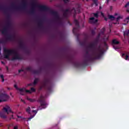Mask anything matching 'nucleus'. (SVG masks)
Masks as SVG:
<instances>
[{"mask_svg": "<svg viewBox=\"0 0 129 129\" xmlns=\"http://www.w3.org/2000/svg\"><path fill=\"white\" fill-rule=\"evenodd\" d=\"M104 40H105V41H107V40H108V36H105V37H104Z\"/></svg>", "mask_w": 129, "mask_h": 129, "instance_id": "obj_23", "label": "nucleus"}, {"mask_svg": "<svg viewBox=\"0 0 129 129\" xmlns=\"http://www.w3.org/2000/svg\"><path fill=\"white\" fill-rule=\"evenodd\" d=\"M18 116V118H22V117H20L19 116Z\"/></svg>", "mask_w": 129, "mask_h": 129, "instance_id": "obj_36", "label": "nucleus"}, {"mask_svg": "<svg viewBox=\"0 0 129 129\" xmlns=\"http://www.w3.org/2000/svg\"><path fill=\"white\" fill-rule=\"evenodd\" d=\"M1 32H2V34H6L7 32V28L6 27H4L3 29L1 30Z\"/></svg>", "mask_w": 129, "mask_h": 129, "instance_id": "obj_12", "label": "nucleus"}, {"mask_svg": "<svg viewBox=\"0 0 129 129\" xmlns=\"http://www.w3.org/2000/svg\"><path fill=\"white\" fill-rule=\"evenodd\" d=\"M124 38H128L129 36V30H126L123 33Z\"/></svg>", "mask_w": 129, "mask_h": 129, "instance_id": "obj_11", "label": "nucleus"}, {"mask_svg": "<svg viewBox=\"0 0 129 129\" xmlns=\"http://www.w3.org/2000/svg\"><path fill=\"white\" fill-rule=\"evenodd\" d=\"M120 19H122V16H119L118 17H117L116 19V21L118 22V21H119V20H120Z\"/></svg>", "mask_w": 129, "mask_h": 129, "instance_id": "obj_22", "label": "nucleus"}, {"mask_svg": "<svg viewBox=\"0 0 129 129\" xmlns=\"http://www.w3.org/2000/svg\"><path fill=\"white\" fill-rule=\"evenodd\" d=\"M27 99L30 102H35L36 101V99H31V98H27Z\"/></svg>", "mask_w": 129, "mask_h": 129, "instance_id": "obj_13", "label": "nucleus"}, {"mask_svg": "<svg viewBox=\"0 0 129 129\" xmlns=\"http://www.w3.org/2000/svg\"><path fill=\"white\" fill-rule=\"evenodd\" d=\"M21 71H23V70H19V73H20V72H21Z\"/></svg>", "mask_w": 129, "mask_h": 129, "instance_id": "obj_32", "label": "nucleus"}, {"mask_svg": "<svg viewBox=\"0 0 129 129\" xmlns=\"http://www.w3.org/2000/svg\"><path fill=\"white\" fill-rule=\"evenodd\" d=\"M105 20L106 21H107V20H106V19H105Z\"/></svg>", "mask_w": 129, "mask_h": 129, "instance_id": "obj_43", "label": "nucleus"}, {"mask_svg": "<svg viewBox=\"0 0 129 129\" xmlns=\"http://www.w3.org/2000/svg\"><path fill=\"white\" fill-rule=\"evenodd\" d=\"M119 44V42H118V41H117L116 39H113V41H112V45H113V47L114 48V49H118V47H116L115 48L114 47V45H117Z\"/></svg>", "mask_w": 129, "mask_h": 129, "instance_id": "obj_8", "label": "nucleus"}, {"mask_svg": "<svg viewBox=\"0 0 129 129\" xmlns=\"http://www.w3.org/2000/svg\"><path fill=\"white\" fill-rule=\"evenodd\" d=\"M99 14L103 17V13H102V12H97L96 13H93V15L94 17L90 18L89 23H90V24H96V23H97L98 21L97 18H98V16H99Z\"/></svg>", "mask_w": 129, "mask_h": 129, "instance_id": "obj_5", "label": "nucleus"}, {"mask_svg": "<svg viewBox=\"0 0 129 129\" xmlns=\"http://www.w3.org/2000/svg\"><path fill=\"white\" fill-rule=\"evenodd\" d=\"M100 9H101V7H100Z\"/></svg>", "mask_w": 129, "mask_h": 129, "instance_id": "obj_44", "label": "nucleus"}, {"mask_svg": "<svg viewBox=\"0 0 129 129\" xmlns=\"http://www.w3.org/2000/svg\"><path fill=\"white\" fill-rule=\"evenodd\" d=\"M21 101H22V102H24V103H26V102H25V101L23 99H21Z\"/></svg>", "mask_w": 129, "mask_h": 129, "instance_id": "obj_30", "label": "nucleus"}, {"mask_svg": "<svg viewBox=\"0 0 129 129\" xmlns=\"http://www.w3.org/2000/svg\"><path fill=\"white\" fill-rule=\"evenodd\" d=\"M34 117V116H32L31 117L29 118L30 119H31V118H33Z\"/></svg>", "mask_w": 129, "mask_h": 129, "instance_id": "obj_34", "label": "nucleus"}, {"mask_svg": "<svg viewBox=\"0 0 129 129\" xmlns=\"http://www.w3.org/2000/svg\"><path fill=\"white\" fill-rule=\"evenodd\" d=\"M53 15H54L55 19L57 22H61L62 21V19L59 16V14L56 12L53 11L52 12Z\"/></svg>", "mask_w": 129, "mask_h": 129, "instance_id": "obj_7", "label": "nucleus"}, {"mask_svg": "<svg viewBox=\"0 0 129 129\" xmlns=\"http://www.w3.org/2000/svg\"><path fill=\"white\" fill-rule=\"evenodd\" d=\"M38 82H39V79H35L33 84H30L28 85L29 86H30L31 85H32V86H35V85H36V84H37Z\"/></svg>", "mask_w": 129, "mask_h": 129, "instance_id": "obj_10", "label": "nucleus"}, {"mask_svg": "<svg viewBox=\"0 0 129 129\" xmlns=\"http://www.w3.org/2000/svg\"><path fill=\"white\" fill-rule=\"evenodd\" d=\"M68 13H69V10H67L64 13V16H67V14H68Z\"/></svg>", "mask_w": 129, "mask_h": 129, "instance_id": "obj_21", "label": "nucleus"}, {"mask_svg": "<svg viewBox=\"0 0 129 129\" xmlns=\"http://www.w3.org/2000/svg\"><path fill=\"white\" fill-rule=\"evenodd\" d=\"M4 58L8 60H16L17 59H21L20 54L18 51L15 49H4Z\"/></svg>", "mask_w": 129, "mask_h": 129, "instance_id": "obj_1", "label": "nucleus"}, {"mask_svg": "<svg viewBox=\"0 0 129 129\" xmlns=\"http://www.w3.org/2000/svg\"><path fill=\"white\" fill-rule=\"evenodd\" d=\"M26 70H27V71H30V70H31V67H27V68H26Z\"/></svg>", "mask_w": 129, "mask_h": 129, "instance_id": "obj_25", "label": "nucleus"}, {"mask_svg": "<svg viewBox=\"0 0 129 129\" xmlns=\"http://www.w3.org/2000/svg\"><path fill=\"white\" fill-rule=\"evenodd\" d=\"M101 33H100V34H99V36H101Z\"/></svg>", "mask_w": 129, "mask_h": 129, "instance_id": "obj_38", "label": "nucleus"}, {"mask_svg": "<svg viewBox=\"0 0 129 129\" xmlns=\"http://www.w3.org/2000/svg\"><path fill=\"white\" fill-rule=\"evenodd\" d=\"M44 99V96L42 95L40 96L39 99L38 100V102H40V106L38 108L37 110L42 109V108H46V106L47 105V103L45 101H43Z\"/></svg>", "mask_w": 129, "mask_h": 129, "instance_id": "obj_6", "label": "nucleus"}, {"mask_svg": "<svg viewBox=\"0 0 129 129\" xmlns=\"http://www.w3.org/2000/svg\"><path fill=\"white\" fill-rule=\"evenodd\" d=\"M32 112H35V113L36 114V113H37V111L36 110H33Z\"/></svg>", "mask_w": 129, "mask_h": 129, "instance_id": "obj_29", "label": "nucleus"}, {"mask_svg": "<svg viewBox=\"0 0 129 129\" xmlns=\"http://www.w3.org/2000/svg\"><path fill=\"white\" fill-rule=\"evenodd\" d=\"M1 63H2V64H5V62L4 61H1Z\"/></svg>", "mask_w": 129, "mask_h": 129, "instance_id": "obj_35", "label": "nucleus"}, {"mask_svg": "<svg viewBox=\"0 0 129 129\" xmlns=\"http://www.w3.org/2000/svg\"><path fill=\"white\" fill-rule=\"evenodd\" d=\"M63 2H64V3H68V2H69V0H63Z\"/></svg>", "mask_w": 129, "mask_h": 129, "instance_id": "obj_28", "label": "nucleus"}, {"mask_svg": "<svg viewBox=\"0 0 129 129\" xmlns=\"http://www.w3.org/2000/svg\"><path fill=\"white\" fill-rule=\"evenodd\" d=\"M7 89H8V90H11V88L8 87Z\"/></svg>", "mask_w": 129, "mask_h": 129, "instance_id": "obj_31", "label": "nucleus"}, {"mask_svg": "<svg viewBox=\"0 0 129 129\" xmlns=\"http://www.w3.org/2000/svg\"><path fill=\"white\" fill-rule=\"evenodd\" d=\"M71 13L73 14H79L80 13V8H78L77 10H75V9H73Z\"/></svg>", "mask_w": 129, "mask_h": 129, "instance_id": "obj_9", "label": "nucleus"}, {"mask_svg": "<svg viewBox=\"0 0 129 129\" xmlns=\"http://www.w3.org/2000/svg\"><path fill=\"white\" fill-rule=\"evenodd\" d=\"M0 77H1V79H2V82H4V81H5V79H4V75H0Z\"/></svg>", "mask_w": 129, "mask_h": 129, "instance_id": "obj_19", "label": "nucleus"}, {"mask_svg": "<svg viewBox=\"0 0 129 129\" xmlns=\"http://www.w3.org/2000/svg\"><path fill=\"white\" fill-rule=\"evenodd\" d=\"M129 6V2H128L125 5V8H127Z\"/></svg>", "mask_w": 129, "mask_h": 129, "instance_id": "obj_26", "label": "nucleus"}, {"mask_svg": "<svg viewBox=\"0 0 129 129\" xmlns=\"http://www.w3.org/2000/svg\"><path fill=\"white\" fill-rule=\"evenodd\" d=\"M102 31H103V32H104V31H105V29L104 28H103Z\"/></svg>", "mask_w": 129, "mask_h": 129, "instance_id": "obj_33", "label": "nucleus"}, {"mask_svg": "<svg viewBox=\"0 0 129 129\" xmlns=\"http://www.w3.org/2000/svg\"><path fill=\"white\" fill-rule=\"evenodd\" d=\"M93 2H94V4L95 5L96 7L98 6V4H97V0H93Z\"/></svg>", "mask_w": 129, "mask_h": 129, "instance_id": "obj_20", "label": "nucleus"}, {"mask_svg": "<svg viewBox=\"0 0 129 129\" xmlns=\"http://www.w3.org/2000/svg\"><path fill=\"white\" fill-rule=\"evenodd\" d=\"M26 112H28V113H30V111H31V108L30 107H28L26 109Z\"/></svg>", "mask_w": 129, "mask_h": 129, "instance_id": "obj_16", "label": "nucleus"}, {"mask_svg": "<svg viewBox=\"0 0 129 129\" xmlns=\"http://www.w3.org/2000/svg\"><path fill=\"white\" fill-rule=\"evenodd\" d=\"M14 112L12 111L10 106L6 105L3 107V109L1 111H0V117L1 118H7L8 114H10L11 116H13V114Z\"/></svg>", "mask_w": 129, "mask_h": 129, "instance_id": "obj_3", "label": "nucleus"}, {"mask_svg": "<svg viewBox=\"0 0 129 129\" xmlns=\"http://www.w3.org/2000/svg\"><path fill=\"white\" fill-rule=\"evenodd\" d=\"M89 49L92 52L91 56L92 59H97V58H98L102 54V49L101 47H96V45L94 43H90L89 45Z\"/></svg>", "mask_w": 129, "mask_h": 129, "instance_id": "obj_2", "label": "nucleus"}, {"mask_svg": "<svg viewBox=\"0 0 129 129\" xmlns=\"http://www.w3.org/2000/svg\"><path fill=\"white\" fill-rule=\"evenodd\" d=\"M83 2H87L88 0H83Z\"/></svg>", "mask_w": 129, "mask_h": 129, "instance_id": "obj_37", "label": "nucleus"}, {"mask_svg": "<svg viewBox=\"0 0 129 129\" xmlns=\"http://www.w3.org/2000/svg\"><path fill=\"white\" fill-rule=\"evenodd\" d=\"M13 129H19V126H18V125H15Z\"/></svg>", "mask_w": 129, "mask_h": 129, "instance_id": "obj_24", "label": "nucleus"}, {"mask_svg": "<svg viewBox=\"0 0 129 129\" xmlns=\"http://www.w3.org/2000/svg\"><path fill=\"white\" fill-rule=\"evenodd\" d=\"M40 9L42 10V11H46L47 10V7L45 6H40Z\"/></svg>", "mask_w": 129, "mask_h": 129, "instance_id": "obj_14", "label": "nucleus"}, {"mask_svg": "<svg viewBox=\"0 0 129 129\" xmlns=\"http://www.w3.org/2000/svg\"><path fill=\"white\" fill-rule=\"evenodd\" d=\"M77 29V28H74L73 29V32H74V33H75V31H76Z\"/></svg>", "mask_w": 129, "mask_h": 129, "instance_id": "obj_27", "label": "nucleus"}, {"mask_svg": "<svg viewBox=\"0 0 129 129\" xmlns=\"http://www.w3.org/2000/svg\"><path fill=\"white\" fill-rule=\"evenodd\" d=\"M127 13H129V10H127ZM128 20H129V17H127L126 19L124 20V22L125 23H128Z\"/></svg>", "mask_w": 129, "mask_h": 129, "instance_id": "obj_17", "label": "nucleus"}, {"mask_svg": "<svg viewBox=\"0 0 129 129\" xmlns=\"http://www.w3.org/2000/svg\"><path fill=\"white\" fill-rule=\"evenodd\" d=\"M14 87L18 91V93H20L21 95H25L26 93L31 94L32 93V92H35V88H31L30 90H26L25 88H19L17 85H15Z\"/></svg>", "mask_w": 129, "mask_h": 129, "instance_id": "obj_4", "label": "nucleus"}, {"mask_svg": "<svg viewBox=\"0 0 129 129\" xmlns=\"http://www.w3.org/2000/svg\"><path fill=\"white\" fill-rule=\"evenodd\" d=\"M107 44H106V43H105V46H107Z\"/></svg>", "mask_w": 129, "mask_h": 129, "instance_id": "obj_39", "label": "nucleus"}, {"mask_svg": "<svg viewBox=\"0 0 129 129\" xmlns=\"http://www.w3.org/2000/svg\"><path fill=\"white\" fill-rule=\"evenodd\" d=\"M114 2H115V0H113Z\"/></svg>", "mask_w": 129, "mask_h": 129, "instance_id": "obj_41", "label": "nucleus"}, {"mask_svg": "<svg viewBox=\"0 0 129 129\" xmlns=\"http://www.w3.org/2000/svg\"><path fill=\"white\" fill-rule=\"evenodd\" d=\"M74 23L76 26L78 27V28H79V23L77 20H75Z\"/></svg>", "mask_w": 129, "mask_h": 129, "instance_id": "obj_15", "label": "nucleus"}, {"mask_svg": "<svg viewBox=\"0 0 129 129\" xmlns=\"http://www.w3.org/2000/svg\"><path fill=\"white\" fill-rule=\"evenodd\" d=\"M32 108H34V107H32Z\"/></svg>", "mask_w": 129, "mask_h": 129, "instance_id": "obj_42", "label": "nucleus"}, {"mask_svg": "<svg viewBox=\"0 0 129 129\" xmlns=\"http://www.w3.org/2000/svg\"><path fill=\"white\" fill-rule=\"evenodd\" d=\"M17 120L18 121V120H20V119H17Z\"/></svg>", "mask_w": 129, "mask_h": 129, "instance_id": "obj_40", "label": "nucleus"}, {"mask_svg": "<svg viewBox=\"0 0 129 129\" xmlns=\"http://www.w3.org/2000/svg\"><path fill=\"white\" fill-rule=\"evenodd\" d=\"M108 18L110 20H111V21H113V20H114V17H113L112 15H109Z\"/></svg>", "mask_w": 129, "mask_h": 129, "instance_id": "obj_18", "label": "nucleus"}]
</instances>
